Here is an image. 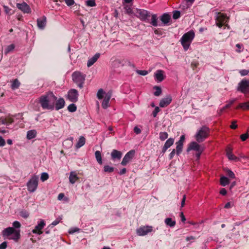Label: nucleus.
Here are the masks:
<instances>
[{"mask_svg": "<svg viewBox=\"0 0 249 249\" xmlns=\"http://www.w3.org/2000/svg\"><path fill=\"white\" fill-rule=\"evenodd\" d=\"M124 9L125 10V13L129 15H131L132 14H134V12H133L132 9L131 8V7L128 5H124Z\"/></svg>", "mask_w": 249, "mask_h": 249, "instance_id": "33", "label": "nucleus"}, {"mask_svg": "<svg viewBox=\"0 0 249 249\" xmlns=\"http://www.w3.org/2000/svg\"><path fill=\"white\" fill-rule=\"evenodd\" d=\"M203 150L204 149L203 148L196 151V155L197 159H199L200 158V155L202 154V152L203 151Z\"/></svg>", "mask_w": 249, "mask_h": 249, "instance_id": "56", "label": "nucleus"}, {"mask_svg": "<svg viewBox=\"0 0 249 249\" xmlns=\"http://www.w3.org/2000/svg\"><path fill=\"white\" fill-rule=\"evenodd\" d=\"M232 149L231 147H230V146L227 147L226 149L227 156H228L229 155V154H232Z\"/></svg>", "mask_w": 249, "mask_h": 249, "instance_id": "58", "label": "nucleus"}, {"mask_svg": "<svg viewBox=\"0 0 249 249\" xmlns=\"http://www.w3.org/2000/svg\"><path fill=\"white\" fill-rule=\"evenodd\" d=\"M12 225L13 226V228H14L15 229H19L21 227V226L20 222L18 221H14Z\"/></svg>", "mask_w": 249, "mask_h": 249, "instance_id": "49", "label": "nucleus"}, {"mask_svg": "<svg viewBox=\"0 0 249 249\" xmlns=\"http://www.w3.org/2000/svg\"><path fill=\"white\" fill-rule=\"evenodd\" d=\"M134 131L136 134H139L141 133V130L138 126H135L134 128Z\"/></svg>", "mask_w": 249, "mask_h": 249, "instance_id": "62", "label": "nucleus"}, {"mask_svg": "<svg viewBox=\"0 0 249 249\" xmlns=\"http://www.w3.org/2000/svg\"><path fill=\"white\" fill-rule=\"evenodd\" d=\"M237 90L245 95H249V80L244 79L239 83Z\"/></svg>", "mask_w": 249, "mask_h": 249, "instance_id": "7", "label": "nucleus"}, {"mask_svg": "<svg viewBox=\"0 0 249 249\" xmlns=\"http://www.w3.org/2000/svg\"><path fill=\"white\" fill-rule=\"evenodd\" d=\"M249 135L248 133L242 134L240 136V138L242 140V141H245L248 138H249Z\"/></svg>", "mask_w": 249, "mask_h": 249, "instance_id": "52", "label": "nucleus"}, {"mask_svg": "<svg viewBox=\"0 0 249 249\" xmlns=\"http://www.w3.org/2000/svg\"><path fill=\"white\" fill-rule=\"evenodd\" d=\"M15 45L12 44L8 46L5 50V53L7 54L15 49Z\"/></svg>", "mask_w": 249, "mask_h": 249, "instance_id": "40", "label": "nucleus"}, {"mask_svg": "<svg viewBox=\"0 0 249 249\" xmlns=\"http://www.w3.org/2000/svg\"><path fill=\"white\" fill-rule=\"evenodd\" d=\"M65 3L68 6H71L74 4V0H64Z\"/></svg>", "mask_w": 249, "mask_h": 249, "instance_id": "54", "label": "nucleus"}, {"mask_svg": "<svg viewBox=\"0 0 249 249\" xmlns=\"http://www.w3.org/2000/svg\"><path fill=\"white\" fill-rule=\"evenodd\" d=\"M3 8H4V11L6 14L10 13V11L11 9L10 8H9L8 6L4 5Z\"/></svg>", "mask_w": 249, "mask_h": 249, "instance_id": "63", "label": "nucleus"}, {"mask_svg": "<svg viewBox=\"0 0 249 249\" xmlns=\"http://www.w3.org/2000/svg\"><path fill=\"white\" fill-rule=\"evenodd\" d=\"M7 247V243L6 241H4L0 244V249H6Z\"/></svg>", "mask_w": 249, "mask_h": 249, "instance_id": "55", "label": "nucleus"}, {"mask_svg": "<svg viewBox=\"0 0 249 249\" xmlns=\"http://www.w3.org/2000/svg\"><path fill=\"white\" fill-rule=\"evenodd\" d=\"M111 97V92H108L106 94L102 104V107L103 108L106 109L109 106V101Z\"/></svg>", "mask_w": 249, "mask_h": 249, "instance_id": "17", "label": "nucleus"}, {"mask_svg": "<svg viewBox=\"0 0 249 249\" xmlns=\"http://www.w3.org/2000/svg\"><path fill=\"white\" fill-rule=\"evenodd\" d=\"M227 157L228 158V159L230 160H232L235 161H238L239 160V158H238L237 157L235 156L233 154H229V155L227 156Z\"/></svg>", "mask_w": 249, "mask_h": 249, "instance_id": "45", "label": "nucleus"}, {"mask_svg": "<svg viewBox=\"0 0 249 249\" xmlns=\"http://www.w3.org/2000/svg\"><path fill=\"white\" fill-rule=\"evenodd\" d=\"M173 13V18L174 19H177L180 18V12L179 11H178V10L174 11Z\"/></svg>", "mask_w": 249, "mask_h": 249, "instance_id": "46", "label": "nucleus"}, {"mask_svg": "<svg viewBox=\"0 0 249 249\" xmlns=\"http://www.w3.org/2000/svg\"><path fill=\"white\" fill-rule=\"evenodd\" d=\"M85 74H84L82 72L78 71H74L72 74V78L73 81L80 89L83 88V84L85 81Z\"/></svg>", "mask_w": 249, "mask_h": 249, "instance_id": "4", "label": "nucleus"}, {"mask_svg": "<svg viewBox=\"0 0 249 249\" xmlns=\"http://www.w3.org/2000/svg\"><path fill=\"white\" fill-rule=\"evenodd\" d=\"M0 122L3 124L9 125L14 122V119L9 117L6 118L1 117L0 118Z\"/></svg>", "mask_w": 249, "mask_h": 249, "instance_id": "25", "label": "nucleus"}, {"mask_svg": "<svg viewBox=\"0 0 249 249\" xmlns=\"http://www.w3.org/2000/svg\"><path fill=\"white\" fill-rule=\"evenodd\" d=\"M236 121H233L232 122L231 125H230L231 128L233 129H236L237 127V125L236 124Z\"/></svg>", "mask_w": 249, "mask_h": 249, "instance_id": "57", "label": "nucleus"}, {"mask_svg": "<svg viewBox=\"0 0 249 249\" xmlns=\"http://www.w3.org/2000/svg\"><path fill=\"white\" fill-rule=\"evenodd\" d=\"M105 92L102 89H100L98 90L97 93V97L98 99L101 100L103 98Z\"/></svg>", "mask_w": 249, "mask_h": 249, "instance_id": "38", "label": "nucleus"}, {"mask_svg": "<svg viewBox=\"0 0 249 249\" xmlns=\"http://www.w3.org/2000/svg\"><path fill=\"white\" fill-rule=\"evenodd\" d=\"M239 108H241L243 110L249 109V102L239 104L236 107V109H238Z\"/></svg>", "mask_w": 249, "mask_h": 249, "instance_id": "30", "label": "nucleus"}, {"mask_svg": "<svg viewBox=\"0 0 249 249\" xmlns=\"http://www.w3.org/2000/svg\"><path fill=\"white\" fill-rule=\"evenodd\" d=\"M160 108L158 107H156L152 112V115L153 117H156L157 116V114L160 112Z\"/></svg>", "mask_w": 249, "mask_h": 249, "instance_id": "51", "label": "nucleus"}, {"mask_svg": "<svg viewBox=\"0 0 249 249\" xmlns=\"http://www.w3.org/2000/svg\"><path fill=\"white\" fill-rule=\"evenodd\" d=\"M100 56V54L99 53H96L92 58L89 59L87 62V66L90 67L93 65L99 58Z\"/></svg>", "mask_w": 249, "mask_h": 249, "instance_id": "22", "label": "nucleus"}, {"mask_svg": "<svg viewBox=\"0 0 249 249\" xmlns=\"http://www.w3.org/2000/svg\"><path fill=\"white\" fill-rule=\"evenodd\" d=\"M78 93L76 89H71L68 93V98L69 100L72 102L75 103L78 101Z\"/></svg>", "mask_w": 249, "mask_h": 249, "instance_id": "10", "label": "nucleus"}, {"mask_svg": "<svg viewBox=\"0 0 249 249\" xmlns=\"http://www.w3.org/2000/svg\"><path fill=\"white\" fill-rule=\"evenodd\" d=\"M49 178V175L47 173H42L41 175L40 179L42 181L47 180Z\"/></svg>", "mask_w": 249, "mask_h": 249, "instance_id": "48", "label": "nucleus"}, {"mask_svg": "<svg viewBox=\"0 0 249 249\" xmlns=\"http://www.w3.org/2000/svg\"><path fill=\"white\" fill-rule=\"evenodd\" d=\"M154 89H156V91L154 93V95L156 96H160L161 93V88L159 87L155 86Z\"/></svg>", "mask_w": 249, "mask_h": 249, "instance_id": "42", "label": "nucleus"}, {"mask_svg": "<svg viewBox=\"0 0 249 249\" xmlns=\"http://www.w3.org/2000/svg\"><path fill=\"white\" fill-rule=\"evenodd\" d=\"M95 156L98 163H99L100 164H102V159L100 151H96L95 153Z\"/></svg>", "mask_w": 249, "mask_h": 249, "instance_id": "34", "label": "nucleus"}, {"mask_svg": "<svg viewBox=\"0 0 249 249\" xmlns=\"http://www.w3.org/2000/svg\"><path fill=\"white\" fill-rule=\"evenodd\" d=\"M135 150H131L127 152L121 162V164L123 166L126 165L133 158L135 154Z\"/></svg>", "mask_w": 249, "mask_h": 249, "instance_id": "11", "label": "nucleus"}, {"mask_svg": "<svg viewBox=\"0 0 249 249\" xmlns=\"http://www.w3.org/2000/svg\"><path fill=\"white\" fill-rule=\"evenodd\" d=\"M185 141V135H182L180 136L179 140L176 143L183 145V142Z\"/></svg>", "mask_w": 249, "mask_h": 249, "instance_id": "53", "label": "nucleus"}, {"mask_svg": "<svg viewBox=\"0 0 249 249\" xmlns=\"http://www.w3.org/2000/svg\"><path fill=\"white\" fill-rule=\"evenodd\" d=\"M164 222L166 225L170 227H174L176 224V221L173 220L172 218L170 217L166 218L164 220Z\"/></svg>", "mask_w": 249, "mask_h": 249, "instance_id": "29", "label": "nucleus"}, {"mask_svg": "<svg viewBox=\"0 0 249 249\" xmlns=\"http://www.w3.org/2000/svg\"><path fill=\"white\" fill-rule=\"evenodd\" d=\"M209 133V128L206 126H203L196 135V141L198 142H203L208 137Z\"/></svg>", "mask_w": 249, "mask_h": 249, "instance_id": "6", "label": "nucleus"}, {"mask_svg": "<svg viewBox=\"0 0 249 249\" xmlns=\"http://www.w3.org/2000/svg\"><path fill=\"white\" fill-rule=\"evenodd\" d=\"M79 178L77 177V174L75 172H71L70 175L69 180L70 182L74 184L78 179Z\"/></svg>", "mask_w": 249, "mask_h": 249, "instance_id": "26", "label": "nucleus"}, {"mask_svg": "<svg viewBox=\"0 0 249 249\" xmlns=\"http://www.w3.org/2000/svg\"><path fill=\"white\" fill-rule=\"evenodd\" d=\"M134 15L142 21L149 22V18L151 17L150 12L141 9H136L134 11Z\"/></svg>", "mask_w": 249, "mask_h": 249, "instance_id": "5", "label": "nucleus"}, {"mask_svg": "<svg viewBox=\"0 0 249 249\" xmlns=\"http://www.w3.org/2000/svg\"><path fill=\"white\" fill-rule=\"evenodd\" d=\"M151 19L150 23L154 27H156L158 25V18L157 14L151 15Z\"/></svg>", "mask_w": 249, "mask_h": 249, "instance_id": "27", "label": "nucleus"}, {"mask_svg": "<svg viewBox=\"0 0 249 249\" xmlns=\"http://www.w3.org/2000/svg\"><path fill=\"white\" fill-rule=\"evenodd\" d=\"M57 97L52 92H48L46 95L41 96L39 103L41 107L45 109L53 110L54 107V103Z\"/></svg>", "mask_w": 249, "mask_h": 249, "instance_id": "1", "label": "nucleus"}, {"mask_svg": "<svg viewBox=\"0 0 249 249\" xmlns=\"http://www.w3.org/2000/svg\"><path fill=\"white\" fill-rule=\"evenodd\" d=\"M176 154V150L173 149L172 152L170 153V154L169 155V158L170 160H171L173 158L174 156H175Z\"/></svg>", "mask_w": 249, "mask_h": 249, "instance_id": "60", "label": "nucleus"}, {"mask_svg": "<svg viewBox=\"0 0 249 249\" xmlns=\"http://www.w3.org/2000/svg\"><path fill=\"white\" fill-rule=\"evenodd\" d=\"M1 235L4 239L13 240L18 242L20 238V230H16L13 227H8L4 229L1 232Z\"/></svg>", "mask_w": 249, "mask_h": 249, "instance_id": "2", "label": "nucleus"}, {"mask_svg": "<svg viewBox=\"0 0 249 249\" xmlns=\"http://www.w3.org/2000/svg\"><path fill=\"white\" fill-rule=\"evenodd\" d=\"M152 230L151 226H143L138 229L136 231L137 233L139 236H144Z\"/></svg>", "mask_w": 249, "mask_h": 249, "instance_id": "12", "label": "nucleus"}, {"mask_svg": "<svg viewBox=\"0 0 249 249\" xmlns=\"http://www.w3.org/2000/svg\"><path fill=\"white\" fill-rule=\"evenodd\" d=\"M5 145V141L4 139L0 136V147L4 146Z\"/></svg>", "mask_w": 249, "mask_h": 249, "instance_id": "59", "label": "nucleus"}, {"mask_svg": "<svg viewBox=\"0 0 249 249\" xmlns=\"http://www.w3.org/2000/svg\"><path fill=\"white\" fill-rule=\"evenodd\" d=\"M114 167L109 166V165H105L104 167V171L105 172L112 173L114 171Z\"/></svg>", "mask_w": 249, "mask_h": 249, "instance_id": "39", "label": "nucleus"}, {"mask_svg": "<svg viewBox=\"0 0 249 249\" xmlns=\"http://www.w3.org/2000/svg\"><path fill=\"white\" fill-rule=\"evenodd\" d=\"M136 72L141 75H146L148 74V71L145 70H137Z\"/></svg>", "mask_w": 249, "mask_h": 249, "instance_id": "50", "label": "nucleus"}, {"mask_svg": "<svg viewBox=\"0 0 249 249\" xmlns=\"http://www.w3.org/2000/svg\"><path fill=\"white\" fill-rule=\"evenodd\" d=\"M176 153L178 155H179L182 152L183 145L176 143Z\"/></svg>", "mask_w": 249, "mask_h": 249, "instance_id": "41", "label": "nucleus"}, {"mask_svg": "<svg viewBox=\"0 0 249 249\" xmlns=\"http://www.w3.org/2000/svg\"><path fill=\"white\" fill-rule=\"evenodd\" d=\"M38 178L36 176H33L27 183L28 191L34 192L38 186Z\"/></svg>", "mask_w": 249, "mask_h": 249, "instance_id": "8", "label": "nucleus"}, {"mask_svg": "<svg viewBox=\"0 0 249 249\" xmlns=\"http://www.w3.org/2000/svg\"><path fill=\"white\" fill-rule=\"evenodd\" d=\"M229 18L226 15L219 13L216 18V25L219 28H221L225 23L228 22Z\"/></svg>", "mask_w": 249, "mask_h": 249, "instance_id": "9", "label": "nucleus"}, {"mask_svg": "<svg viewBox=\"0 0 249 249\" xmlns=\"http://www.w3.org/2000/svg\"><path fill=\"white\" fill-rule=\"evenodd\" d=\"M220 183L222 186H225L230 183V180L228 178L222 176L220 178Z\"/></svg>", "mask_w": 249, "mask_h": 249, "instance_id": "31", "label": "nucleus"}, {"mask_svg": "<svg viewBox=\"0 0 249 249\" xmlns=\"http://www.w3.org/2000/svg\"><path fill=\"white\" fill-rule=\"evenodd\" d=\"M86 4L89 7H93L96 6L95 0H88L86 1Z\"/></svg>", "mask_w": 249, "mask_h": 249, "instance_id": "47", "label": "nucleus"}, {"mask_svg": "<svg viewBox=\"0 0 249 249\" xmlns=\"http://www.w3.org/2000/svg\"><path fill=\"white\" fill-rule=\"evenodd\" d=\"M164 71L162 70H158L155 73L156 79L159 82H161L164 79Z\"/></svg>", "mask_w": 249, "mask_h": 249, "instance_id": "21", "label": "nucleus"}, {"mask_svg": "<svg viewBox=\"0 0 249 249\" xmlns=\"http://www.w3.org/2000/svg\"><path fill=\"white\" fill-rule=\"evenodd\" d=\"M249 72V71H248V70H243L241 71H240V73L241 75L244 76V75H247L248 74Z\"/></svg>", "mask_w": 249, "mask_h": 249, "instance_id": "61", "label": "nucleus"}, {"mask_svg": "<svg viewBox=\"0 0 249 249\" xmlns=\"http://www.w3.org/2000/svg\"><path fill=\"white\" fill-rule=\"evenodd\" d=\"M77 107L75 104H70L68 107V109L70 112H74L76 110Z\"/></svg>", "mask_w": 249, "mask_h": 249, "instance_id": "43", "label": "nucleus"}, {"mask_svg": "<svg viewBox=\"0 0 249 249\" xmlns=\"http://www.w3.org/2000/svg\"><path fill=\"white\" fill-rule=\"evenodd\" d=\"M202 148H203V147L196 142H193L189 144L187 151L188 152L192 150L197 151Z\"/></svg>", "mask_w": 249, "mask_h": 249, "instance_id": "16", "label": "nucleus"}, {"mask_svg": "<svg viewBox=\"0 0 249 249\" xmlns=\"http://www.w3.org/2000/svg\"><path fill=\"white\" fill-rule=\"evenodd\" d=\"M55 103V109L56 110H58L64 107L65 105V101L63 98H60L57 101L56 100Z\"/></svg>", "mask_w": 249, "mask_h": 249, "instance_id": "24", "label": "nucleus"}, {"mask_svg": "<svg viewBox=\"0 0 249 249\" xmlns=\"http://www.w3.org/2000/svg\"><path fill=\"white\" fill-rule=\"evenodd\" d=\"M219 193L223 196H225L227 194V191L225 188H221Z\"/></svg>", "mask_w": 249, "mask_h": 249, "instance_id": "64", "label": "nucleus"}, {"mask_svg": "<svg viewBox=\"0 0 249 249\" xmlns=\"http://www.w3.org/2000/svg\"><path fill=\"white\" fill-rule=\"evenodd\" d=\"M226 175L231 178H235L234 173L231 170L227 169L226 171Z\"/></svg>", "mask_w": 249, "mask_h": 249, "instance_id": "44", "label": "nucleus"}, {"mask_svg": "<svg viewBox=\"0 0 249 249\" xmlns=\"http://www.w3.org/2000/svg\"><path fill=\"white\" fill-rule=\"evenodd\" d=\"M86 142V139L83 136H80L78 142L75 145V147L76 148H79L83 146Z\"/></svg>", "mask_w": 249, "mask_h": 249, "instance_id": "28", "label": "nucleus"}, {"mask_svg": "<svg viewBox=\"0 0 249 249\" xmlns=\"http://www.w3.org/2000/svg\"><path fill=\"white\" fill-rule=\"evenodd\" d=\"M195 37V33L193 31H190L184 34L180 39L181 43L185 50H187L190 45L191 42Z\"/></svg>", "mask_w": 249, "mask_h": 249, "instance_id": "3", "label": "nucleus"}, {"mask_svg": "<svg viewBox=\"0 0 249 249\" xmlns=\"http://www.w3.org/2000/svg\"><path fill=\"white\" fill-rule=\"evenodd\" d=\"M45 224L43 220L40 221L39 223L36 226L35 229L32 231L33 233L37 234H41L42 233V229L44 228Z\"/></svg>", "mask_w": 249, "mask_h": 249, "instance_id": "13", "label": "nucleus"}, {"mask_svg": "<svg viewBox=\"0 0 249 249\" xmlns=\"http://www.w3.org/2000/svg\"><path fill=\"white\" fill-rule=\"evenodd\" d=\"M159 135L160 139L162 141L165 140L168 137V134L166 132H160Z\"/></svg>", "mask_w": 249, "mask_h": 249, "instance_id": "36", "label": "nucleus"}, {"mask_svg": "<svg viewBox=\"0 0 249 249\" xmlns=\"http://www.w3.org/2000/svg\"><path fill=\"white\" fill-rule=\"evenodd\" d=\"M46 18L43 17L41 18H38L37 20V26L39 29H43L46 26Z\"/></svg>", "mask_w": 249, "mask_h": 249, "instance_id": "23", "label": "nucleus"}, {"mask_svg": "<svg viewBox=\"0 0 249 249\" xmlns=\"http://www.w3.org/2000/svg\"><path fill=\"white\" fill-rule=\"evenodd\" d=\"M160 20L161 21L163 24L167 25L170 22L171 20V15L168 13H164L162 16H160Z\"/></svg>", "mask_w": 249, "mask_h": 249, "instance_id": "19", "label": "nucleus"}, {"mask_svg": "<svg viewBox=\"0 0 249 249\" xmlns=\"http://www.w3.org/2000/svg\"><path fill=\"white\" fill-rule=\"evenodd\" d=\"M172 98L171 96L169 95L166 97L162 98L159 104V106L161 107H164L168 106L172 102Z\"/></svg>", "mask_w": 249, "mask_h": 249, "instance_id": "14", "label": "nucleus"}, {"mask_svg": "<svg viewBox=\"0 0 249 249\" xmlns=\"http://www.w3.org/2000/svg\"><path fill=\"white\" fill-rule=\"evenodd\" d=\"M17 6L24 13H30L31 12V9L29 6L24 2L21 3H17Z\"/></svg>", "mask_w": 249, "mask_h": 249, "instance_id": "15", "label": "nucleus"}, {"mask_svg": "<svg viewBox=\"0 0 249 249\" xmlns=\"http://www.w3.org/2000/svg\"><path fill=\"white\" fill-rule=\"evenodd\" d=\"M123 155L122 152L118 151L116 149H113L111 152V158L113 160H120Z\"/></svg>", "mask_w": 249, "mask_h": 249, "instance_id": "18", "label": "nucleus"}, {"mask_svg": "<svg viewBox=\"0 0 249 249\" xmlns=\"http://www.w3.org/2000/svg\"><path fill=\"white\" fill-rule=\"evenodd\" d=\"M174 142V139L173 138L168 139L165 142L162 150L163 154L166 151L167 149L172 146Z\"/></svg>", "mask_w": 249, "mask_h": 249, "instance_id": "20", "label": "nucleus"}, {"mask_svg": "<svg viewBox=\"0 0 249 249\" xmlns=\"http://www.w3.org/2000/svg\"><path fill=\"white\" fill-rule=\"evenodd\" d=\"M36 136V131L35 130H31L27 132V138L29 140L35 138Z\"/></svg>", "mask_w": 249, "mask_h": 249, "instance_id": "32", "label": "nucleus"}, {"mask_svg": "<svg viewBox=\"0 0 249 249\" xmlns=\"http://www.w3.org/2000/svg\"><path fill=\"white\" fill-rule=\"evenodd\" d=\"M62 219L61 217H58L56 218L54 221H53L52 224H51L48 228H53L54 226L57 225L58 224H59Z\"/></svg>", "mask_w": 249, "mask_h": 249, "instance_id": "37", "label": "nucleus"}, {"mask_svg": "<svg viewBox=\"0 0 249 249\" xmlns=\"http://www.w3.org/2000/svg\"><path fill=\"white\" fill-rule=\"evenodd\" d=\"M20 85V83L19 81L17 79H15L12 84L11 88L12 89H18Z\"/></svg>", "mask_w": 249, "mask_h": 249, "instance_id": "35", "label": "nucleus"}]
</instances>
